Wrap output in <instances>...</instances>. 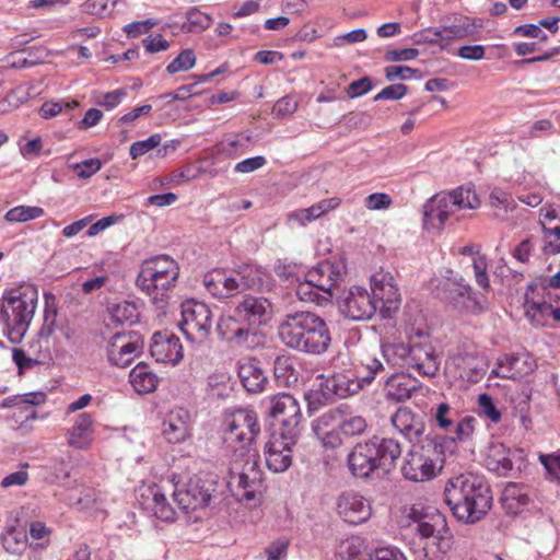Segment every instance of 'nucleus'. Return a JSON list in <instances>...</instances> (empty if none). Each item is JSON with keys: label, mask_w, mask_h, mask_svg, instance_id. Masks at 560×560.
Masks as SVG:
<instances>
[{"label": "nucleus", "mask_w": 560, "mask_h": 560, "mask_svg": "<svg viewBox=\"0 0 560 560\" xmlns=\"http://www.w3.org/2000/svg\"><path fill=\"white\" fill-rule=\"evenodd\" d=\"M371 296L383 318L399 308L400 293L390 272L381 270L371 277Z\"/></svg>", "instance_id": "17"}, {"label": "nucleus", "mask_w": 560, "mask_h": 560, "mask_svg": "<svg viewBox=\"0 0 560 560\" xmlns=\"http://www.w3.org/2000/svg\"><path fill=\"white\" fill-rule=\"evenodd\" d=\"M305 278L315 285L317 290L328 296H332L331 289L340 279L339 270L330 262L324 261L308 270Z\"/></svg>", "instance_id": "36"}, {"label": "nucleus", "mask_w": 560, "mask_h": 560, "mask_svg": "<svg viewBox=\"0 0 560 560\" xmlns=\"http://www.w3.org/2000/svg\"><path fill=\"white\" fill-rule=\"evenodd\" d=\"M364 549L363 539L358 536H352L340 544L337 558L338 560H365L363 553Z\"/></svg>", "instance_id": "52"}, {"label": "nucleus", "mask_w": 560, "mask_h": 560, "mask_svg": "<svg viewBox=\"0 0 560 560\" xmlns=\"http://www.w3.org/2000/svg\"><path fill=\"white\" fill-rule=\"evenodd\" d=\"M478 404L480 412L489 418L493 423H498L501 420L502 415L494 405L491 396L486 393L480 394L478 397Z\"/></svg>", "instance_id": "63"}, {"label": "nucleus", "mask_w": 560, "mask_h": 560, "mask_svg": "<svg viewBox=\"0 0 560 560\" xmlns=\"http://www.w3.org/2000/svg\"><path fill=\"white\" fill-rule=\"evenodd\" d=\"M107 312L110 322L120 325L127 324L131 326L138 323L140 316L136 303L126 300L108 304Z\"/></svg>", "instance_id": "42"}, {"label": "nucleus", "mask_w": 560, "mask_h": 560, "mask_svg": "<svg viewBox=\"0 0 560 560\" xmlns=\"http://www.w3.org/2000/svg\"><path fill=\"white\" fill-rule=\"evenodd\" d=\"M259 434L260 425L254 410L237 409L224 419L223 441L235 457L259 455L256 446Z\"/></svg>", "instance_id": "7"}, {"label": "nucleus", "mask_w": 560, "mask_h": 560, "mask_svg": "<svg viewBox=\"0 0 560 560\" xmlns=\"http://www.w3.org/2000/svg\"><path fill=\"white\" fill-rule=\"evenodd\" d=\"M5 551L13 555H21L26 547L27 537L22 530L14 527L9 528L1 537Z\"/></svg>", "instance_id": "53"}, {"label": "nucleus", "mask_w": 560, "mask_h": 560, "mask_svg": "<svg viewBox=\"0 0 560 560\" xmlns=\"http://www.w3.org/2000/svg\"><path fill=\"white\" fill-rule=\"evenodd\" d=\"M217 330L223 340L236 347L247 346L248 339L256 337L252 329L238 319L234 311L219 319Z\"/></svg>", "instance_id": "29"}, {"label": "nucleus", "mask_w": 560, "mask_h": 560, "mask_svg": "<svg viewBox=\"0 0 560 560\" xmlns=\"http://www.w3.org/2000/svg\"><path fill=\"white\" fill-rule=\"evenodd\" d=\"M342 407L331 408L312 422V430L315 435L320 434L324 431L339 430V424L342 416Z\"/></svg>", "instance_id": "48"}, {"label": "nucleus", "mask_w": 560, "mask_h": 560, "mask_svg": "<svg viewBox=\"0 0 560 560\" xmlns=\"http://www.w3.org/2000/svg\"><path fill=\"white\" fill-rule=\"evenodd\" d=\"M443 494L453 516L464 524H475L483 518L493 501L488 482L474 474L450 478Z\"/></svg>", "instance_id": "2"}, {"label": "nucleus", "mask_w": 560, "mask_h": 560, "mask_svg": "<svg viewBox=\"0 0 560 560\" xmlns=\"http://www.w3.org/2000/svg\"><path fill=\"white\" fill-rule=\"evenodd\" d=\"M273 375L277 382L283 386L296 385L299 372L294 368L291 355H278L273 362Z\"/></svg>", "instance_id": "45"}, {"label": "nucleus", "mask_w": 560, "mask_h": 560, "mask_svg": "<svg viewBox=\"0 0 560 560\" xmlns=\"http://www.w3.org/2000/svg\"><path fill=\"white\" fill-rule=\"evenodd\" d=\"M259 455L243 458L230 455L229 487L241 502L257 505L262 492V471Z\"/></svg>", "instance_id": "9"}, {"label": "nucleus", "mask_w": 560, "mask_h": 560, "mask_svg": "<svg viewBox=\"0 0 560 560\" xmlns=\"http://www.w3.org/2000/svg\"><path fill=\"white\" fill-rule=\"evenodd\" d=\"M212 317V312L206 303L187 300L182 304L179 329L187 341L201 345L211 332Z\"/></svg>", "instance_id": "12"}, {"label": "nucleus", "mask_w": 560, "mask_h": 560, "mask_svg": "<svg viewBox=\"0 0 560 560\" xmlns=\"http://www.w3.org/2000/svg\"><path fill=\"white\" fill-rule=\"evenodd\" d=\"M416 536L419 538L425 560H443L453 546V535L445 516L435 518L433 523L420 525Z\"/></svg>", "instance_id": "13"}, {"label": "nucleus", "mask_w": 560, "mask_h": 560, "mask_svg": "<svg viewBox=\"0 0 560 560\" xmlns=\"http://www.w3.org/2000/svg\"><path fill=\"white\" fill-rule=\"evenodd\" d=\"M432 417L436 427L447 433L454 439L456 445L459 442H467L471 440L477 419L472 416H460L458 410L452 407L448 402H440L431 409Z\"/></svg>", "instance_id": "14"}, {"label": "nucleus", "mask_w": 560, "mask_h": 560, "mask_svg": "<svg viewBox=\"0 0 560 560\" xmlns=\"http://www.w3.org/2000/svg\"><path fill=\"white\" fill-rule=\"evenodd\" d=\"M402 453L401 444L394 438L373 435L357 443L347 456L350 474L359 479L369 480L375 474L387 475L393 471Z\"/></svg>", "instance_id": "3"}, {"label": "nucleus", "mask_w": 560, "mask_h": 560, "mask_svg": "<svg viewBox=\"0 0 560 560\" xmlns=\"http://www.w3.org/2000/svg\"><path fill=\"white\" fill-rule=\"evenodd\" d=\"M196 63V56L192 49H184L166 67L168 74H175L180 71L191 69Z\"/></svg>", "instance_id": "56"}, {"label": "nucleus", "mask_w": 560, "mask_h": 560, "mask_svg": "<svg viewBox=\"0 0 560 560\" xmlns=\"http://www.w3.org/2000/svg\"><path fill=\"white\" fill-rule=\"evenodd\" d=\"M38 292L34 287L11 289L0 301V323L12 343L22 341L35 314Z\"/></svg>", "instance_id": "5"}, {"label": "nucleus", "mask_w": 560, "mask_h": 560, "mask_svg": "<svg viewBox=\"0 0 560 560\" xmlns=\"http://www.w3.org/2000/svg\"><path fill=\"white\" fill-rule=\"evenodd\" d=\"M450 372H454L455 377L468 382H479L486 373V363L483 358L468 352H458L451 355L446 362Z\"/></svg>", "instance_id": "22"}, {"label": "nucleus", "mask_w": 560, "mask_h": 560, "mask_svg": "<svg viewBox=\"0 0 560 560\" xmlns=\"http://www.w3.org/2000/svg\"><path fill=\"white\" fill-rule=\"evenodd\" d=\"M412 43L416 45H439L442 49V35L438 27H427L412 34Z\"/></svg>", "instance_id": "58"}, {"label": "nucleus", "mask_w": 560, "mask_h": 560, "mask_svg": "<svg viewBox=\"0 0 560 560\" xmlns=\"http://www.w3.org/2000/svg\"><path fill=\"white\" fill-rule=\"evenodd\" d=\"M143 349V340L135 331H117L110 338L107 351L139 355Z\"/></svg>", "instance_id": "38"}, {"label": "nucleus", "mask_w": 560, "mask_h": 560, "mask_svg": "<svg viewBox=\"0 0 560 560\" xmlns=\"http://www.w3.org/2000/svg\"><path fill=\"white\" fill-rule=\"evenodd\" d=\"M44 214L45 210L42 207L21 205L8 210L4 220L9 223H23L42 218Z\"/></svg>", "instance_id": "51"}, {"label": "nucleus", "mask_w": 560, "mask_h": 560, "mask_svg": "<svg viewBox=\"0 0 560 560\" xmlns=\"http://www.w3.org/2000/svg\"><path fill=\"white\" fill-rule=\"evenodd\" d=\"M337 512L345 522L358 525L371 517L372 506L361 494L345 492L338 498Z\"/></svg>", "instance_id": "24"}, {"label": "nucleus", "mask_w": 560, "mask_h": 560, "mask_svg": "<svg viewBox=\"0 0 560 560\" xmlns=\"http://www.w3.org/2000/svg\"><path fill=\"white\" fill-rule=\"evenodd\" d=\"M539 224L544 234L542 252L547 255L560 253V215L555 209H540Z\"/></svg>", "instance_id": "33"}, {"label": "nucleus", "mask_w": 560, "mask_h": 560, "mask_svg": "<svg viewBox=\"0 0 560 560\" xmlns=\"http://www.w3.org/2000/svg\"><path fill=\"white\" fill-rule=\"evenodd\" d=\"M178 277L177 261L168 255H156L142 261L136 285L158 310L165 311Z\"/></svg>", "instance_id": "4"}, {"label": "nucleus", "mask_w": 560, "mask_h": 560, "mask_svg": "<svg viewBox=\"0 0 560 560\" xmlns=\"http://www.w3.org/2000/svg\"><path fill=\"white\" fill-rule=\"evenodd\" d=\"M530 502V488L527 485L510 482L502 491L501 504L508 515L516 516L521 514Z\"/></svg>", "instance_id": "32"}, {"label": "nucleus", "mask_w": 560, "mask_h": 560, "mask_svg": "<svg viewBox=\"0 0 560 560\" xmlns=\"http://www.w3.org/2000/svg\"><path fill=\"white\" fill-rule=\"evenodd\" d=\"M400 471L406 480L424 482L435 478L439 470L415 452V450L409 447L400 467Z\"/></svg>", "instance_id": "31"}, {"label": "nucleus", "mask_w": 560, "mask_h": 560, "mask_svg": "<svg viewBox=\"0 0 560 560\" xmlns=\"http://www.w3.org/2000/svg\"><path fill=\"white\" fill-rule=\"evenodd\" d=\"M539 460L549 478L560 485V453L541 454Z\"/></svg>", "instance_id": "61"}, {"label": "nucleus", "mask_w": 560, "mask_h": 560, "mask_svg": "<svg viewBox=\"0 0 560 560\" xmlns=\"http://www.w3.org/2000/svg\"><path fill=\"white\" fill-rule=\"evenodd\" d=\"M524 459L522 450H511L503 443H492L485 458V466L489 471L500 477H506L517 465L521 470V464Z\"/></svg>", "instance_id": "21"}, {"label": "nucleus", "mask_w": 560, "mask_h": 560, "mask_svg": "<svg viewBox=\"0 0 560 560\" xmlns=\"http://www.w3.org/2000/svg\"><path fill=\"white\" fill-rule=\"evenodd\" d=\"M480 200L474 188L457 187L450 192H439L423 205V226L442 229L457 210L477 209Z\"/></svg>", "instance_id": "8"}, {"label": "nucleus", "mask_w": 560, "mask_h": 560, "mask_svg": "<svg viewBox=\"0 0 560 560\" xmlns=\"http://www.w3.org/2000/svg\"><path fill=\"white\" fill-rule=\"evenodd\" d=\"M476 283L486 292L490 290V281L487 273V258L480 255L472 261Z\"/></svg>", "instance_id": "62"}, {"label": "nucleus", "mask_w": 560, "mask_h": 560, "mask_svg": "<svg viewBox=\"0 0 560 560\" xmlns=\"http://www.w3.org/2000/svg\"><path fill=\"white\" fill-rule=\"evenodd\" d=\"M151 495V503L148 504L153 515L163 522H173L175 520V510L167 501L165 494L158 486L148 489Z\"/></svg>", "instance_id": "43"}, {"label": "nucleus", "mask_w": 560, "mask_h": 560, "mask_svg": "<svg viewBox=\"0 0 560 560\" xmlns=\"http://www.w3.org/2000/svg\"><path fill=\"white\" fill-rule=\"evenodd\" d=\"M438 28L442 35V50H444L448 47L452 40L464 39L466 37L472 36L476 33L477 24L475 20L468 16L456 15L454 16L452 23L443 24Z\"/></svg>", "instance_id": "35"}, {"label": "nucleus", "mask_w": 560, "mask_h": 560, "mask_svg": "<svg viewBox=\"0 0 560 560\" xmlns=\"http://www.w3.org/2000/svg\"><path fill=\"white\" fill-rule=\"evenodd\" d=\"M45 300V311H44V322L38 330V342L45 340V351L48 352L49 342L48 338L54 334L56 329V319L58 315L57 305H56V296L51 292H46L44 294Z\"/></svg>", "instance_id": "41"}, {"label": "nucleus", "mask_w": 560, "mask_h": 560, "mask_svg": "<svg viewBox=\"0 0 560 560\" xmlns=\"http://www.w3.org/2000/svg\"><path fill=\"white\" fill-rule=\"evenodd\" d=\"M404 513L407 518L415 523V534L419 533L420 525L433 523L435 522V518L444 516L436 509L431 506H424L421 503H415L410 506H405Z\"/></svg>", "instance_id": "46"}, {"label": "nucleus", "mask_w": 560, "mask_h": 560, "mask_svg": "<svg viewBox=\"0 0 560 560\" xmlns=\"http://www.w3.org/2000/svg\"><path fill=\"white\" fill-rule=\"evenodd\" d=\"M410 447L440 471L446 456L453 455L458 445L448 435L430 432L413 442Z\"/></svg>", "instance_id": "16"}, {"label": "nucleus", "mask_w": 560, "mask_h": 560, "mask_svg": "<svg viewBox=\"0 0 560 560\" xmlns=\"http://www.w3.org/2000/svg\"><path fill=\"white\" fill-rule=\"evenodd\" d=\"M238 377L243 387L248 393H258L264 389L267 376L256 360L247 361L238 366Z\"/></svg>", "instance_id": "37"}, {"label": "nucleus", "mask_w": 560, "mask_h": 560, "mask_svg": "<svg viewBox=\"0 0 560 560\" xmlns=\"http://www.w3.org/2000/svg\"><path fill=\"white\" fill-rule=\"evenodd\" d=\"M395 430L401 434L410 444L424 435L425 421L420 413L408 407H399L390 417Z\"/></svg>", "instance_id": "25"}, {"label": "nucleus", "mask_w": 560, "mask_h": 560, "mask_svg": "<svg viewBox=\"0 0 560 560\" xmlns=\"http://www.w3.org/2000/svg\"><path fill=\"white\" fill-rule=\"evenodd\" d=\"M214 490L211 479L195 475L182 488L176 486L173 495L179 509L190 512L207 506Z\"/></svg>", "instance_id": "15"}, {"label": "nucleus", "mask_w": 560, "mask_h": 560, "mask_svg": "<svg viewBox=\"0 0 560 560\" xmlns=\"http://www.w3.org/2000/svg\"><path fill=\"white\" fill-rule=\"evenodd\" d=\"M236 279L234 270L229 272L225 269L217 268L205 275L203 284L212 296L226 299L242 291Z\"/></svg>", "instance_id": "26"}, {"label": "nucleus", "mask_w": 560, "mask_h": 560, "mask_svg": "<svg viewBox=\"0 0 560 560\" xmlns=\"http://www.w3.org/2000/svg\"><path fill=\"white\" fill-rule=\"evenodd\" d=\"M290 441L287 436L277 433L269 434L265 445V457L267 467L273 472H283L292 465V447L299 439Z\"/></svg>", "instance_id": "20"}, {"label": "nucleus", "mask_w": 560, "mask_h": 560, "mask_svg": "<svg viewBox=\"0 0 560 560\" xmlns=\"http://www.w3.org/2000/svg\"><path fill=\"white\" fill-rule=\"evenodd\" d=\"M338 428L339 432L343 433L346 439H350L363 435L366 432L369 425L364 417L347 415L345 409H342L341 421Z\"/></svg>", "instance_id": "47"}, {"label": "nucleus", "mask_w": 560, "mask_h": 560, "mask_svg": "<svg viewBox=\"0 0 560 560\" xmlns=\"http://www.w3.org/2000/svg\"><path fill=\"white\" fill-rule=\"evenodd\" d=\"M339 305L343 315L352 320H368L377 312L371 293L359 285L351 287Z\"/></svg>", "instance_id": "19"}, {"label": "nucleus", "mask_w": 560, "mask_h": 560, "mask_svg": "<svg viewBox=\"0 0 560 560\" xmlns=\"http://www.w3.org/2000/svg\"><path fill=\"white\" fill-rule=\"evenodd\" d=\"M93 433V420L90 413H80L70 430L69 444L83 448Z\"/></svg>", "instance_id": "44"}, {"label": "nucleus", "mask_w": 560, "mask_h": 560, "mask_svg": "<svg viewBox=\"0 0 560 560\" xmlns=\"http://www.w3.org/2000/svg\"><path fill=\"white\" fill-rule=\"evenodd\" d=\"M436 296L460 315L478 316L489 311L487 296L477 292L462 275L445 277L435 287Z\"/></svg>", "instance_id": "10"}, {"label": "nucleus", "mask_w": 560, "mask_h": 560, "mask_svg": "<svg viewBox=\"0 0 560 560\" xmlns=\"http://www.w3.org/2000/svg\"><path fill=\"white\" fill-rule=\"evenodd\" d=\"M162 434L168 443L177 444L190 436V413L184 408L171 410L163 420Z\"/></svg>", "instance_id": "28"}, {"label": "nucleus", "mask_w": 560, "mask_h": 560, "mask_svg": "<svg viewBox=\"0 0 560 560\" xmlns=\"http://www.w3.org/2000/svg\"><path fill=\"white\" fill-rule=\"evenodd\" d=\"M119 2H124V0H86L83 3V8L84 11L91 15L106 18L113 12V9H109V3L114 8Z\"/></svg>", "instance_id": "57"}, {"label": "nucleus", "mask_w": 560, "mask_h": 560, "mask_svg": "<svg viewBox=\"0 0 560 560\" xmlns=\"http://www.w3.org/2000/svg\"><path fill=\"white\" fill-rule=\"evenodd\" d=\"M212 23L209 14L201 12L198 8H190L186 12V21L182 23L180 28L185 33H201Z\"/></svg>", "instance_id": "49"}, {"label": "nucleus", "mask_w": 560, "mask_h": 560, "mask_svg": "<svg viewBox=\"0 0 560 560\" xmlns=\"http://www.w3.org/2000/svg\"><path fill=\"white\" fill-rule=\"evenodd\" d=\"M362 372L357 373L362 387L371 385L380 373L384 372L383 363L376 358H366L362 364Z\"/></svg>", "instance_id": "55"}, {"label": "nucleus", "mask_w": 560, "mask_h": 560, "mask_svg": "<svg viewBox=\"0 0 560 560\" xmlns=\"http://www.w3.org/2000/svg\"><path fill=\"white\" fill-rule=\"evenodd\" d=\"M382 353L393 365L417 371L420 375L434 377L440 370V358L428 336L418 332L407 345L392 343L382 346Z\"/></svg>", "instance_id": "6"}, {"label": "nucleus", "mask_w": 560, "mask_h": 560, "mask_svg": "<svg viewBox=\"0 0 560 560\" xmlns=\"http://www.w3.org/2000/svg\"><path fill=\"white\" fill-rule=\"evenodd\" d=\"M150 354L156 362L177 364L183 359V346L179 338L170 330L153 334Z\"/></svg>", "instance_id": "23"}, {"label": "nucleus", "mask_w": 560, "mask_h": 560, "mask_svg": "<svg viewBox=\"0 0 560 560\" xmlns=\"http://www.w3.org/2000/svg\"><path fill=\"white\" fill-rule=\"evenodd\" d=\"M161 135L154 133L150 136L148 139L142 141H136L131 144L129 154L131 159L136 160L149 151L153 150L154 148L159 147L161 143Z\"/></svg>", "instance_id": "59"}, {"label": "nucleus", "mask_w": 560, "mask_h": 560, "mask_svg": "<svg viewBox=\"0 0 560 560\" xmlns=\"http://www.w3.org/2000/svg\"><path fill=\"white\" fill-rule=\"evenodd\" d=\"M267 413L272 419L271 433L287 436L288 440L300 439L303 416L298 400L290 394H278L269 399Z\"/></svg>", "instance_id": "11"}, {"label": "nucleus", "mask_w": 560, "mask_h": 560, "mask_svg": "<svg viewBox=\"0 0 560 560\" xmlns=\"http://www.w3.org/2000/svg\"><path fill=\"white\" fill-rule=\"evenodd\" d=\"M289 540L287 538H279L272 541L266 549L267 560H281L287 557Z\"/></svg>", "instance_id": "64"}, {"label": "nucleus", "mask_w": 560, "mask_h": 560, "mask_svg": "<svg viewBox=\"0 0 560 560\" xmlns=\"http://www.w3.org/2000/svg\"><path fill=\"white\" fill-rule=\"evenodd\" d=\"M44 358H46V355L43 358L40 355L31 358L23 349L20 348H14L12 351V359L19 369V374H22L24 371L40 364Z\"/></svg>", "instance_id": "60"}, {"label": "nucleus", "mask_w": 560, "mask_h": 560, "mask_svg": "<svg viewBox=\"0 0 560 560\" xmlns=\"http://www.w3.org/2000/svg\"><path fill=\"white\" fill-rule=\"evenodd\" d=\"M525 315L535 327L548 326L549 319L560 325V306L552 303V293L547 291L542 301H526Z\"/></svg>", "instance_id": "27"}, {"label": "nucleus", "mask_w": 560, "mask_h": 560, "mask_svg": "<svg viewBox=\"0 0 560 560\" xmlns=\"http://www.w3.org/2000/svg\"><path fill=\"white\" fill-rule=\"evenodd\" d=\"M278 336L289 349L308 355H323L331 343L326 320L311 311H295L282 316Z\"/></svg>", "instance_id": "1"}, {"label": "nucleus", "mask_w": 560, "mask_h": 560, "mask_svg": "<svg viewBox=\"0 0 560 560\" xmlns=\"http://www.w3.org/2000/svg\"><path fill=\"white\" fill-rule=\"evenodd\" d=\"M323 388L337 398H348L358 394L363 387L355 373H334L322 383Z\"/></svg>", "instance_id": "34"}, {"label": "nucleus", "mask_w": 560, "mask_h": 560, "mask_svg": "<svg viewBox=\"0 0 560 560\" xmlns=\"http://www.w3.org/2000/svg\"><path fill=\"white\" fill-rule=\"evenodd\" d=\"M296 295L299 300L303 302L315 303L317 305H323L331 299L317 290L315 285H312V282L306 278L298 284Z\"/></svg>", "instance_id": "54"}, {"label": "nucleus", "mask_w": 560, "mask_h": 560, "mask_svg": "<svg viewBox=\"0 0 560 560\" xmlns=\"http://www.w3.org/2000/svg\"><path fill=\"white\" fill-rule=\"evenodd\" d=\"M130 383L140 394L152 393L156 389L159 377L149 365L144 362H139L129 374Z\"/></svg>", "instance_id": "40"}, {"label": "nucleus", "mask_w": 560, "mask_h": 560, "mask_svg": "<svg viewBox=\"0 0 560 560\" xmlns=\"http://www.w3.org/2000/svg\"><path fill=\"white\" fill-rule=\"evenodd\" d=\"M233 311L238 319L257 335L258 328L268 323L272 313V304L265 296L245 294L235 304Z\"/></svg>", "instance_id": "18"}, {"label": "nucleus", "mask_w": 560, "mask_h": 560, "mask_svg": "<svg viewBox=\"0 0 560 560\" xmlns=\"http://www.w3.org/2000/svg\"><path fill=\"white\" fill-rule=\"evenodd\" d=\"M489 203L493 209V215L500 220L505 221L510 211L516 207L514 199L504 191H492L489 196Z\"/></svg>", "instance_id": "50"}, {"label": "nucleus", "mask_w": 560, "mask_h": 560, "mask_svg": "<svg viewBox=\"0 0 560 560\" xmlns=\"http://www.w3.org/2000/svg\"><path fill=\"white\" fill-rule=\"evenodd\" d=\"M421 388V384L415 377L405 373H395L386 378L384 393L387 400L400 402L411 398Z\"/></svg>", "instance_id": "30"}, {"label": "nucleus", "mask_w": 560, "mask_h": 560, "mask_svg": "<svg viewBox=\"0 0 560 560\" xmlns=\"http://www.w3.org/2000/svg\"><path fill=\"white\" fill-rule=\"evenodd\" d=\"M237 281L243 290H260L265 284L267 277L266 270L257 265L243 264L234 269Z\"/></svg>", "instance_id": "39"}]
</instances>
